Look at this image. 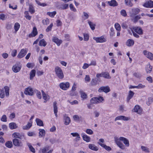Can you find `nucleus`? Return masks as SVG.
<instances>
[{
	"mask_svg": "<svg viewBox=\"0 0 153 153\" xmlns=\"http://www.w3.org/2000/svg\"><path fill=\"white\" fill-rule=\"evenodd\" d=\"M114 139V141L117 145L120 148L123 150L124 149L125 147V146L120 141H122L126 146L128 147L129 146V141L126 138L121 137L118 138L117 137H115Z\"/></svg>",
	"mask_w": 153,
	"mask_h": 153,
	"instance_id": "nucleus-1",
	"label": "nucleus"
},
{
	"mask_svg": "<svg viewBox=\"0 0 153 153\" xmlns=\"http://www.w3.org/2000/svg\"><path fill=\"white\" fill-rule=\"evenodd\" d=\"M55 71L56 76L60 79H62L64 78V75L61 68L58 66H56L55 68Z\"/></svg>",
	"mask_w": 153,
	"mask_h": 153,
	"instance_id": "nucleus-2",
	"label": "nucleus"
},
{
	"mask_svg": "<svg viewBox=\"0 0 153 153\" xmlns=\"http://www.w3.org/2000/svg\"><path fill=\"white\" fill-rule=\"evenodd\" d=\"M35 91L34 89H33L29 87L25 89L24 93L27 95L32 96L34 95Z\"/></svg>",
	"mask_w": 153,
	"mask_h": 153,
	"instance_id": "nucleus-3",
	"label": "nucleus"
},
{
	"mask_svg": "<svg viewBox=\"0 0 153 153\" xmlns=\"http://www.w3.org/2000/svg\"><path fill=\"white\" fill-rule=\"evenodd\" d=\"M143 54L148 58L152 60H153V54L149 51L144 50L143 52Z\"/></svg>",
	"mask_w": 153,
	"mask_h": 153,
	"instance_id": "nucleus-4",
	"label": "nucleus"
},
{
	"mask_svg": "<svg viewBox=\"0 0 153 153\" xmlns=\"http://www.w3.org/2000/svg\"><path fill=\"white\" fill-rule=\"evenodd\" d=\"M93 39L95 40L97 43L104 42L107 41L106 39L102 36L98 37H94Z\"/></svg>",
	"mask_w": 153,
	"mask_h": 153,
	"instance_id": "nucleus-5",
	"label": "nucleus"
},
{
	"mask_svg": "<svg viewBox=\"0 0 153 153\" xmlns=\"http://www.w3.org/2000/svg\"><path fill=\"white\" fill-rule=\"evenodd\" d=\"M98 91L99 92H104L105 93H107L110 91V89L108 86H102L100 88Z\"/></svg>",
	"mask_w": 153,
	"mask_h": 153,
	"instance_id": "nucleus-6",
	"label": "nucleus"
},
{
	"mask_svg": "<svg viewBox=\"0 0 153 153\" xmlns=\"http://www.w3.org/2000/svg\"><path fill=\"white\" fill-rule=\"evenodd\" d=\"M70 86V84L68 82H65L61 83L60 85L59 86L60 88L63 90H66L67 89L69 88Z\"/></svg>",
	"mask_w": 153,
	"mask_h": 153,
	"instance_id": "nucleus-7",
	"label": "nucleus"
},
{
	"mask_svg": "<svg viewBox=\"0 0 153 153\" xmlns=\"http://www.w3.org/2000/svg\"><path fill=\"white\" fill-rule=\"evenodd\" d=\"M134 112H136L138 114L141 115L142 114L143 110L138 105H136L133 108Z\"/></svg>",
	"mask_w": 153,
	"mask_h": 153,
	"instance_id": "nucleus-8",
	"label": "nucleus"
},
{
	"mask_svg": "<svg viewBox=\"0 0 153 153\" xmlns=\"http://www.w3.org/2000/svg\"><path fill=\"white\" fill-rule=\"evenodd\" d=\"M13 143L14 145L16 146L22 147L23 146L22 142L17 139H13Z\"/></svg>",
	"mask_w": 153,
	"mask_h": 153,
	"instance_id": "nucleus-9",
	"label": "nucleus"
},
{
	"mask_svg": "<svg viewBox=\"0 0 153 153\" xmlns=\"http://www.w3.org/2000/svg\"><path fill=\"white\" fill-rule=\"evenodd\" d=\"M27 51L26 49H22L19 53L18 54L17 57L19 58H21L24 57L26 54Z\"/></svg>",
	"mask_w": 153,
	"mask_h": 153,
	"instance_id": "nucleus-10",
	"label": "nucleus"
},
{
	"mask_svg": "<svg viewBox=\"0 0 153 153\" xmlns=\"http://www.w3.org/2000/svg\"><path fill=\"white\" fill-rule=\"evenodd\" d=\"M143 6L146 8H152L153 1L151 0L146 1L143 4Z\"/></svg>",
	"mask_w": 153,
	"mask_h": 153,
	"instance_id": "nucleus-11",
	"label": "nucleus"
},
{
	"mask_svg": "<svg viewBox=\"0 0 153 153\" xmlns=\"http://www.w3.org/2000/svg\"><path fill=\"white\" fill-rule=\"evenodd\" d=\"M132 13L130 15L131 17H133L134 16L137 14L140 11V10L138 8H135L132 9Z\"/></svg>",
	"mask_w": 153,
	"mask_h": 153,
	"instance_id": "nucleus-12",
	"label": "nucleus"
},
{
	"mask_svg": "<svg viewBox=\"0 0 153 153\" xmlns=\"http://www.w3.org/2000/svg\"><path fill=\"white\" fill-rule=\"evenodd\" d=\"M52 40L53 42L56 44L58 46H59L62 42L61 40L59 39L56 36L53 37Z\"/></svg>",
	"mask_w": 153,
	"mask_h": 153,
	"instance_id": "nucleus-13",
	"label": "nucleus"
},
{
	"mask_svg": "<svg viewBox=\"0 0 153 153\" xmlns=\"http://www.w3.org/2000/svg\"><path fill=\"white\" fill-rule=\"evenodd\" d=\"M21 67V66L19 65L16 64L13 67L12 69L14 72L17 73L20 71Z\"/></svg>",
	"mask_w": 153,
	"mask_h": 153,
	"instance_id": "nucleus-14",
	"label": "nucleus"
},
{
	"mask_svg": "<svg viewBox=\"0 0 153 153\" xmlns=\"http://www.w3.org/2000/svg\"><path fill=\"white\" fill-rule=\"evenodd\" d=\"M132 29L139 35H141L143 33V30L141 27H133Z\"/></svg>",
	"mask_w": 153,
	"mask_h": 153,
	"instance_id": "nucleus-15",
	"label": "nucleus"
},
{
	"mask_svg": "<svg viewBox=\"0 0 153 153\" xmlns=\"http://www.w3.org/2000/svg\"><path fill=\"white\" fill-rule=\"evenodd\" d=\"M64 120H65V124L66 125H68L71 122V119L66 114L64 115Z\"/></svg>",
	"mask_w": 153,
	"mask_h": 153,
	"instance_id": "nucleus-16",
	"label": "nucleus"
},
{
	"mask_svg": "<svg viewBox=\"0 0 153 153\" xmlns=\"http://www.w3.org/2000/svg\"><path fill=\"white\" fill-rule=\"evenodd\" d=\"M38 33L36 28L35 27L33 28V30L31 33L28 36L29 37H31L35 36Z\"/></svg>",
	"mask_w": 153,
	"mask_h": 153,
	"instance_id": "nucleus-17",
	"label": "nucleus"
},
{
	"mask_svg": "<svg viewBox=\"0 0 153 153\" xmlns=\"http://www.w3.org/2000/svg\"><path fill=\"white\" fill-rule=\"evenodd\" d=\"M81 135L82 136L83 140L87 142H89L91 140V138L89 137L85 134L84 133H82Z\"/></svg>",
	"mask_w": 153,
	"mask_h": 153,
	"instance_id": "nucleus-18",
	"label": "nucleus"
},
{
	"mask_svg": "<svg viewBox=\"0 0 153 153\" xmlns=\"http://www.w3.org/2000/svg\"><path fill=\"white\" fill-rule=\"evenodd\" d=\"M98 143L108 151H109L111 149V148L110 147L108 146L103 143H102L100 142H98Z\"/></svg>",
	"mask_w": 153,
	"mask_h": 153,
	"instance_id": "nucleus-19",
	"label": "nucleus"
},
{
	"mask_svg": "<svg viewBox=\"0 0 153 153\" xmlns=\"http://www.w3.org/2000/svg\"><path fill=\"white\" fill-rule=\"evenodd\" d=\"M108 4L111 6L115 7L118 5V3L115 0H112L108 2Z\"/></svg>",
	"mask_w": 153,
	"mask_h": 153,
	"instance_id": "nucleus-20",
	"label": "nucleus"
},
{
	"mask_svg": "<svg viewBox=\"0 0 153 153\" xmlns=\"http://www.w3.org/2000/svg\"><path fill=\"white\" fill-rule=\"evenodd\" d=\"M134 44V41L131 39H128L126 43V45L129 47L132 46Z\"/></svg>",
	"mask_w": 153,
	"mask_h": 153,
	"instance_id": "nucleus-21",
	"label": "nucleus"
},
{
	"mask_svg": "<svg viewBox=\"0 0 153 153\" xmlns=\"http://www.w3.org/2000/svg\"><path fill=\"white\" fill-rule=\"evenodd\" d=\"M134 94V93L131 90L129 91L128 95L127 98L128 102L129 100L133 97Z\"/></svg>",
	"mask_w": 153,
	"mask_h": 153,
	"instance_id": "nucleus-22",
	"label": "nucleus"
},
{
	"mask_svg": "<svg viewBox=\"0 0 153 153\" xmlns=\"http://www.w3.org/2000/svg\"><path fill=\"white\" fill-rule=\"evenodd\" d=\"M89 148L94 151H97L98 150V148L94 144H90L88 145Z\"/></svg>",
	"mask_w": 153,
	"mask_h": 153,
	"instance_id": "nucleus-23",
	"label": "nucleus"
},
{
	"mask_svg": "<svg viewBox=\"0 0 153 153\" xmlns=\"http://www.w3.org/2000/svg\"><path fill=\"white\" fill-rule=\"evenodd\" d=\"M39 136L40 137H44L45 134V131L44 129H39Z\"/></svg>",
	"mask_w": 153,
	"mask_h": 153,
	"instance_id": "nucleus-24",
	"label": "nucleus"
},
{
	"mask_svg": "<svg viewBox=\"0 0 153 153\" xmlns=\"http://www.w3.org/2000/svg\"><path fill=\"white\" fill-rule=\"evenodd\" d=\"M9 126L11 129H16L17 127L16 124L14 122L10 123L9 125Z\"/></svg>",
	"mask_w": 153,
	"mask_h": 153,
	"instance_id": "nucleus-25",
	"label": "nucleus"
},
{
	"mask_svg": "<svg viewBox=\"0 0 153 153\" xmlns=\"http://www.w3.org/2000/svg\"><path fill=\"white\" fill-rule=\"evenodd\" d=\"M74 137H76L75 139L76 140H80V137L79 134L77 132L71 133V134Z\"/></svg>",
	"mask_w": 153,
	"mask_h": 153,
	"instance_id": "nucleus-26",
	"label": "nucleus"
},
{
	"mask_svg": "<svg viewBox=\"0 0 153 153\" xmlns=\"http://www.w3.org/2000/svg\"><path fill=\"white\" fill-rule=\"evenodd\" d=\"M133 18L131 19L132 21L134 23H136L138 22V21L141 18L140 15H137L134 16V17H132Z\"/></svg>",
	"mask_w": 153,
	"mask_h": 153,
	"instance_id": "nucleus-27",
	"label": "nucleus"
},
{
	"mask_svg": "<svg viewBox=\"0 0 153 153\" xmlns=\"http://www.w3.org/2000/svg\"><path fill=\"white\" fill-rule=\"evenodd\" d=\"M27 145L29 148L31 152L33 153H35L36 152L34 148L33 147L31 144L29 143H27Z\"/></svg>",
	"mask_w": 153,
	"mask_h": 153,
	"instance_id": "nucleus-28",
	"label": "nucleus"
},
{
	"mask_svg": "<svg viewBox=\"0 0 153 153\" xmlns=\"http://www.w3.org/2000/svg\"><path fill=\"white\" fill-rule=\"evenodd\" d=\"M103 77L107 79H110L111 78V76H110L109 73L108 72H103Z\"/></svg>",
	"mask_w": 153,
	"mask_h": 153,
	"instance_id": "nucleus-29",
	"label": "nucleus"
},
{
	"mask_svg": "<svg viewBox=\"0 0 153 153\" xmlns=\"http://www.w3.org/2000/svg\"><path fill=\"white\" fill-rule=\"evenodd\" d=\"M39 45L40 46L45 47L46 45L47 42L43 39L39 41Z\"/></svg>",
	"mask_w": 153,
	"mask_h": 153,
	"instance_id": "nucleus-30",
	"label": "nucleus"
},
{
	"mask_svg": "<svg viewBox=\"0 0 153 153\" xmlns=\"http://www.w3.org/2000/svg\"><path fill=\"white\" fill-rule=\"evenodd\" d=\"M32 126V123H28L25 126L23 127V129L24 130H27L29 129Z\"/></svg>",
	"mask_w": 153,
	"mask_h": 153,
	"instance_id": "nucleus-31",
	"label": "nucleus"
},
{
	"mask_svg": "<svg viewBox=\"0 0 153 153\" xmlns=\"http://www.w3.org/2000/svg\"><path fill=\"white\" fill-rule=\"evenodd\" d=\"M73 118L75 121H79L82 120V118L81 116H79L78 115H75L73 116Z\"/></svg>",
	"mask_w": 153,
	"mask_h": 153,
	"instance_id": "nucleus-32",
	"label": "nucleus"
},
{
	"mask_svg": "<svg viewBox=\"0 0 153 153\" xmlns=\"http://www.w3.org/2000/svg\"><path fill=\"white\" fill-rule=\"evenodd\" d=\"M36 74V71L35 70H32L30 73V80L33 79L34 77L35 76Z\"/></svg>",
	"mask_w": 153,
	"mask_h": 153,
	"instance_id": "nucleus-33",
	"label": "nucleus"
},
{
	"mask_svg": "<svg viewBox=\"0 0 153 153\" xmlns=\"http://www.w3.org/2000/svg\"><path fill=\"white\" fill-rule=\"evenodd\" d=\"M79 92L81 94V96L83 99H85L87 97L86 94L82 90H80Z\"/></svg>",
	"mask_w": 153,
	"mask_h": 153,
	"instance_id": "nucleus-34",
	"label": "nucleus"
},
{
	"mask_svg": "<svg viewBox=\"0 0 153 153\" xmlns=\"http://www.w3.org/2000/svg\"><path fill=\"white\" fill-rule=\"evenodd\" d=\"M36 121L37 125L39 126H43V123L42 120L39 119L37 118L36 119Z\"/></svg>",
	"mask_w": 153,
	"mask_h": 153,
	"instance_id": "nucleus-35",
	"label": "nucleus"
},
{
	"mask_svg": "<svg viewBox=\"0 0 153 153\" xmlns=\"http://www.w3.org/2000/svg\"><path fill=\"white\" fill-rule=\"evenodd\" d=\"M5 145L7 147L11 148L13 147L12 143L11 141H8L5 143Z\"/></svg>",
	"mask_w": 153,
	"mask_h": 153,
	"instance_id": "nucleus-36",
	"label": "nucleus"
},
{
	"mask_svg": "<svg viewBox=\"0 0 153 153\" xmlns=\"http://www.w3.org/2000/svg\"><path fill=\"white\" fill-rule=\"evenodd\" d=\"M125 4L126 5L130 7H131L133 5V4L131 2L130 0H125Z\"/></svg>",
	"mask_w": 153,
	"mask_h": 153,
	"instance_id": "nucleus-37",
	"label": "nucleus"
},
{
	"mask_svg": "<svg viewBox=\"0 0 153 153\" xmlns=\"http://www.w3.org/2000/svg\"><path fill=\"white\" fill-rule=\"evenodd\" d=\"M42 97L44 100H48L49 99V96L45 94L43 90L42 91Z\"/></svg>",
	"mask_w": 153,
	"mask_h": 153,
	"instance_id": "nucleus-38",
	"label": "nucleus"
},
{
	"mask_svg": "<svg viewBox=\"0 0 153 153\" xmlns=\"http://www.w3.org/2000/svg\"><path fill=\"white\" fill-rule=\"evenodd\" d=\"M152 66L149 64L147 65L146 71L147 73H150L152 69Z\"/></svg>",
	"mask_w": 153,
	"mask_h": 153,
	"instance_id": "nucleus-39",
	"label": "nucleus"
},
{
	"mask_svg": "<svg viewBox=\"0 0 153 153\" xmlns=\"http://www.w3.org/2000/svg\"><path fill=\"white\" fill-rule=\"evenodd\" d=\"M5 92V93L6 96L7 97H8L9 95V91L10 90L9 88L7 86H6L4 87Z\"/></svg>",
	"mask_w": 153,
	"mask_h": 153,
	"instance_id": "nucleus-40",
	"label": "nucleus"
},
{
	"mask_svg": "<svg viewBox=\"0 0 153 153\" xmlns=\"http://www.w3.org/2000/svg\"><path fill=\"white\" fill-rule=\"evenodd\" d=\"M68 4H63L61 5L60 8L62 10L66 9L68 8Z\"/></svg>",
	"mask_w": 153,
	"mask_h": 153,
	"instance_id": "nucleus-41",
	"label": "nucleus"
},
{
	"mask_svg": "<svg viewBox=\"0 0 153 153\" xmlns=\"http://www.w3.org/2000/svg\"><path fill=\"white\" fill-rule=\"evenodd\" d=\"M34 93H36V95L37 97L39 99H41L42 98V96L40 92L36 89H34Z\"/></svg>",
	"mask_w": 153,
	"mask_h": 153,
	"instance_id": "nucleus-42",
	"label": "nucleus"
},
{
	"mask_svg": "<svg viewBox=\"0 0 153 153\" xmlns=\"http://www.w3.org/2000/svg\"><path fill=\"white\" fill-rule=\"evenodd\" d=\"M20 27V25L18 23H16L14 25L15 31L16 32L19 29Z\"/></svg>",
	"mask_w": 153,
	"mask_h": 153,
	"instance_id": "nucleus-43",
	"label": "nucleus"
},
{
	"mask_svg": "<svg viewBox=\"0 0 153 153\" xmlns=\"http://www.w3.org/2000/svg\"><path fill=\"white\" fill-rule=\"evenodd\" d=\"M97 81L96 79H92L90 82V85L91 86H95L97 85Z\"/></svg>",
	"mask_w": 153,
	"mask_h": 153,
	"instance_id": "nucleus-44",
	"label": "nucleus"
},
{
	"mask_svg": "<svg viewBox=\"0 0 153 153\" xmlns=\"http://www.w3.org/2000/svg\"><path fill=\"white\" fill-rule=\"evenodd\" d=\"M88 23L91 28V29L92 30H94L95 29V26H96V25L95 24L93 23V22L91 21H88Z\"/></svg>",
	"mask_w": 153,
	"mask_h": 153,
	"instance_id": "nucleus-45",
	"label": "nucleus"
},
{
	"mask_svg": "<svg viewBox=\"0 0 153 153\" xmlns=\"http://www.w3.org/2000/svg\"><path fill=\"white\" fill-rule=\"evenodd\" d=\"M56 13V11H54L52 12H48L47 13V14L51 17H53Z\"/></svg>",
	"mask_w": 153,
	"mask_h": 153,
	"instance_id": "nucleus-46",
	"label": "nucleus"
},
{
	"mask_svg": "<svg viewBox=\"0 0 153 153\" xmlns=\"http://www.w3.org/2000/svg\"><path fill=\"white\" fill-rule=\"evenodd\" d=\"M141 149L143 151H144L146 152L149 153L150 152L149 148L146 147L144 146H141Z\"/></svg>",
	"mask_w": 153,
	"mask_h": 153,
	"instance_id": "nucleus-47",
	"label": "nucleus"
},
{
	"mask_svg": "<svg viewBox=\"0 0 153 153\" xmlns=\"http://www.w3.org/2000/svg\"><path fill=\"white\" fill-rule=\"evenodd\" d=\"M90 102L92 104H96L97 103V97H94L91 98L90 100Z\"/></svg>",
	"mask_w": 153,
	"mask_h": 153,
	"instance_id": "nucleus-48",
	"label": "nucleus"
},
{
	"mask_svg": "<svg viewBox=\"0 0 153 153\" xmlns=\"http://www.w3.org/2000/svg\"><path fill=\"white\" fill-rule=\"evenodd\" d=\"M114 26L116 30L118 31L120 30L121 27L120 25L118 23H116L114 25Z\"/></svg>",
	"mask_w": 153,
	"mask_h": 153,
	"instance_id": "nucleus-49",
	"label": "nucleus"
},
{
	"mask_svg": "<svg viewBox=\"0 0 153 153\" xmlns=\"http://www.w3.org/2000/svg\"><path fill=\"white\" fill-rule=\"evenodd\" d=\"M29 10L31 14L35 12V10L33 9V7L32 5H30Z\"/></svg>",
	"mask_w": 153,
	"mask_h": 153,
	"instance_id": "nucleus-50",
	"label": "nucleus"
},
{
	"mask_svg": "<svg viewBox=\"0 0 153 153\" xmlns=\"http://www.w3.org/2000/svg\"><path fill=\"white\" fill-rule=\"evenodd\" d=\"M57 102L55 101L53 103V110L54 112H58V108L57 105Z\"/></svg>",
	"mask_w": 153,
	"mask_h": 153,
	"instance_id": "nucleus-51",
	"label": "nucleus"
},
{
	"mask_svg": "<svg viewBox=\"0 0 153 153\" xmlns=\"http://www.w3.org/2000/svg\"><path fill=\"white\" fill-rule=\"evenodd\" d=\"M5 96L4 92L3 89L0 90V97L3 98Z\"/></svg>",
	"mask_w": 153,
	"mask_h": 153,
	"instance_id": "nucleus-52",
	"label": "nucleus"
},
{
	"mask_svg": "<svg viewBox=\"0 0 153 153\" xmlns=\"http://www.w3.org/2000/svg\"><path fill=\"white\" fill-rule=\"evenodd\" d=\"M49 20L48 19H44L42 20V23L44 25H47L49 24Z\"/></svg>",
	"mask_w": 153,
	"mask_h": 153,
	"instance_id": "nucleus-53",
	"label": "nucleus"
},
{
	"mask_svg": "<svg viewBox=\"0 0 153 153\" xmlns=\"http://www.w3.org/2000/svg\"><path fill=\"white\" fill-rule=\"evenodd\" d=\"M25 17L27 19L29 20H30L31 16H30L28 15V12L27 11H25Z\"/></svg>",
	"mask_w": 153,
	"mask_h": 153,
	"instance_id": "nucleus-54",
	"label": "nucleus"
},
{
	"mask_svg": "<svg viewBox=\"0 0 153 153\" xmlns=\"http://www.w3.org/2000/svg\"><path fill=\"white\" fill-rule=\"evenodd\" d=\"M13 136L16 139L17 138L21 139L20 134L17 133L15 132L13 134Z\"/></svg>",
	"mask_w": 153,
	"mask_h": 153,
	"instance_id": "nucleus-55",
	"label": "nucleus"
},
{
	"mask_svg": "<svg viewBox=\"0 0 153 153\" xmlns=\"http://www.w3.org/2000/svg\"><path fill=\"white\" fill-rule=\"evenodd\" d=\"M36 2V3L38 4L39 6H42V7H45L47 5V4L46 3H41L39 1L36 0H35Z\"/></svg>",
	"mask_w": 153,
	"mask_h": 153,
	"instance_id": "nucleus-56",
	"label": "nucleus"
},
{
	"mask_svg": "<svg viewBox=\"0 0 153 153\" xmlns=\"http://www.w3.org/2000/svg\"><path fill=\"white\" fill-rule=\"evenodd\" d=\"M97 103L99 102H102L104 100L103 98L102 97H97Z\"/></svg>",
	"mask_w": 153,
	"mask_h": 153,
	"instance_id": "nucleus-57",
	"label": "nucleus"
},
{
	"mask_svg": "<svg viewBox=\"0 0 153 153\" xmlns=\"http://www.w3.org/2000/svg\"><path fill=\"white\" fill-rule=\"evenodd\" d=\"M121 14L124 17H126L127 15V13L126 11L124 10H122L120 11Z\"/></svg>",
	"mask_w": 153,
	"mask_h": 153,
	"instance_id": "nucleus-58",
	"label": "nucleus"
},
{
	"mask_svg": "<svg viewBox=\"0 0 153 153\" xmlns=\"http://www.w3.org/2000/svg\"><path fill=\"white\" fill-rule=\"evenodd\" d=\"M7 117L5 115H3L1 118V120L4 122H6L7 121Z\"/></svg>",
	"mask_w": 153,
	"mask_h": 153,
	"instance_id": "nucleus-59",
	"label": "nucleus"
},
{
	"mask_svg": "<svg viewBox=\"0 0 153 153\" xmlns=\"http://www.w3.org/2000/svg\"><path fill=\"white\" fill-rule=\"evenodd\" d=\"M49 149L48 146H46L43 148L42 149V153H45L46 151Z\"/></svg>",
	"mask_w": 153,
	"mask_h": 153,
	"instance_id": "nucleus-60",
	"label": "nucleus"
},
{
	"mask_svg": "<svg viewBox=\"0 0 153 153\" xmlns=\"http://www.w3.org/2000/svg\"><path fill=\"white\" fill-rule=\"evenodd\" d=\"M53 23H51L47 29L46 30L47 32H48L50 31H51V28L53 27Z\"/></svg>",
	"mask_w": 153,
	"mask_h": 153,
	"instance_id": "nucleus-61",
	"label": "nucleus"
},
{
	"mask_svg": "<svg viewBox=\"0 0 153 153\" xmlns=\"http://www.w3.org/2000/svg\"><path fill=\"white\" fill-rule=\"evenodd\" d=\"M85 80L86 82H89L90 80V78L88 75H86L85 78Z\"/></svg>",
	"mask_w": 153,
	"mask_h": 153,
	"instance_id": "nucleus-62",
	"label": "nucleus"
},
{
	"mask_svg": "<svg viewBox=\"0 0 153 153\" xmlns=\"http://www.w3.org/2000/svg\"><path fill=\"white\" fill-rule=\"evenodd\" d=\"M110 35L111 36H113L114 35V28L112 27L110 29Z\"/></svg>",
	"mask_w": 153,
	"mask_h": 153,
	"instance_id": "nucleus-63",
	"label": "nucleus"
},
{
	"mask_svg": "<svg viewBox=\"0 0 153 153\" xmlns=\"http://www.w3.org/2000/svg\"><path fill=\"white\" fill-rule=\"evenodd\" d=\"M137 89L143 88L145 87V85H143L141 83H140L137 86Z\"/></svg>",
	"mask_w": 153,
	"mask_h": 153,
	"instance_id": "nucleus-64",
	"label": "nucleus"
}]
</instances>
